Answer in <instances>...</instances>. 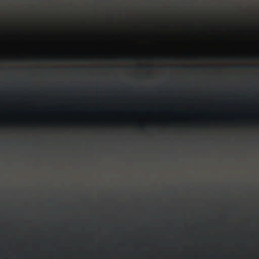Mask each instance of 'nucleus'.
<instances>
[{
    "label": "nucleus",
    "mask_w": 259,
    "mask_h": 259,
    "mask_svg": "<svg viewBox=\"0 0 259 259\" xmlns=\"http://www.w3.org/2000/svg\"><path fill=\"white\" fill-rule=\"evenodd\" d=\"M139 68L141 69H150L152 68V67H151V66H141Z\"/></svg>",
    "instance_id": "f03ea898"
},
{
    "label": "nucleus",
    "mask_w": 259,
    "mask_h": 259,
    "mask_svg": "<svg viewBox=\"0 0 259 259\" xmlns=\"http://www.w3.org/2000/svg\"><path fill=\"white\" fill-rule=\"evenodd\" d=\"M83 68H85V67H82V68H76V69H83Z\"/></svg>",
    "instance_id": "20e7f679"
},
{
    "label": "nucleus",
    "mask_w": 259,
    "mask_h": 259,
    "mask_svg": "<svg viewBox=\"0 0 259 259\" xmlns=\"http://www.w3.org/2000/svg\"><path fill=\"white\" fill-rule=\"evenodd\" d=\"M258 67L256 66H247V68H257Z\"/></svg>",
    "instance_id": "7ed1b4c3"
},
{
    "label": "nucleus",
    "mask_w": 259,
    "mask_h": 259,
    "mask_svg": "<svg viewBox=\"0 0 259 259\" xmlns=\"http://www.w3.org/2000/svg\"><path fill=\"white\" fill-rule=\"evenodd\" d=\"M189 69H202V68H209V67H187Z\"/></svg>",
    "instance_id": "f257e3e1"
}]
</instances>
